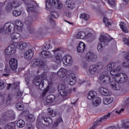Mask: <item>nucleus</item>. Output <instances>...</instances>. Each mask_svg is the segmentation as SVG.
I'll return each mask as SVG.
<instances>
[{"label": "nucleus", "instance_id": "obj_9", "mask_svg": "<svg viewBox=\"0 0 129 129\" xmlns=\"http://www.w3.org/2000/svg\"><path fill=\"white\" fill-rule=\"evenodd\" d=\"M110 116V113H108L107 115L98 119L93 124V127L95 128L97 126H99V125L101 124L102 122L105 121L108 117Z\"/></svg>", "mask_w": 129, "mask_h": 129}, {"label": "nucleus", "instance_id": "obj_30", "mask_svg": "<svg viewBox=\"0 0 129 129\" xmlns=\"http://www.w3.org/2000/svg\"><path fill=\"white\" fill-rule=\"evenodd\" d=\"M56 99V97L54 96L53 95H48L46 99V102L47 103H52V102H53Z\"/></svg>", "mask_w": 129, "mask_h": 129}, {"label": "nucleus", "instance_id": "obj_26", "mask_svg": "<svg viewBox=\"0 0 129 129\" xmlns=\"http://www.w3.org/2000/svg\"><path fill=\"white\" fill-rule=\"evenodd\" d=\"M34 20H35V17L28 16L25 18V22L27 26H30L33 24Z\"/></svg>", "mask_w": 129, "mask_h": 129}, {"label": "nucleus", "instance_id": "obj_23", "mask_svg": "<svg viewBox=\"0 0 129 129\" xmlns=\"http://www.w3.org/2000/svg\"><path fill=\"white\" fill-rule=\"evenodd\" d=\"M99 91L101 93V94H102L105 96H108L109 95H110V93H109V91L103 87H100L99 88Z\"/></svg>", "mask_w": 129, "mask_h": 129}, {"label": "nucleus", "instance_id": "obj_50", "mask_svg": "<svg viewBox=\"0 0 129 129\" xmlns=\"http://www.w3.org/2000/svg\"><path fill=\"white\" fill-rule=\"evenodd\" d=\"M123 106L125 107V108H127L129 106V97L127 98L123 103Z\"/></svg>", "mask_w": 129, "mask_h": 129}, {"label": "nucleus", "instance_id": "obj_44", "mask_svg": "<svg viewBox=\"0 0 129 129\" xmlns=\"http://www.w3.org/2000/svg\"><path fill=\"white\" fill-rule=\"evenodd\" d=\"M16 107L18 110H23L24 105L22 103H18L16 104Z\"/></svg>", "mask_w": 129, "mask_h": 129}, {"label": "nucleus", "instance_id": "obj_16", "mask_svg": "<svg viewBox=\"0 0 129 129\" xmlns=\"http://www.w3.org/2000/svg\"><path fill=\"white\" fill-rule=\"evenodd\" d=\"M39 56L42 58H51L52 57V54L51 52L49 51L43 50L39 53Z\"/></svg>", "mask_w": 129, "mask_h": 129}, {"label": "nucleus", "instance_id": "obj_40", "mask_svg": "<svg viewBox=\"0 0 129 129\" xmlns=\"http://www.w3.org/2000/svg\"><path fill=\"white\" fill-rule=\"evenodd\" d=\"M120 28L124 33H128V29H127V27L124 24V23H122L121 24H120Z\"/></svg>", "mask_w": 129, "mask_h": 129}, {"label": "nucleus", "instance_id": "obj_22", "mask_svg": "<svg viewBox=\"0 0 129 129\" xmlns=\"http://www.w3.org/2000/svg\"><path fill=\"white\" fill-rule=\"evenodd\" d=\"M85 47L86 45L84 43L81 42L79 43V46L77 47V50L79 53H82V52H84V50H85Z\"/></svg>", "mask_w": 129, "mask_h": 129}, {"label": "nucleus", "instance_id": "obj_55", "mask_svg": "<svg viewBox=\"0 0 129 129\" xmlns=\"http://www.w3.org/2000/svg\"><path fill=\"white\" fill-rule=\"evenodd\" d=\"M49 89H50V87H49V86H48L43 92L42 96H45V95H46V93H47L48 91H49Z\"/></svg>", "mask_w": 129, "mask_h": 129}, {"label": "nucleus", "instance_id": "obj_36", "mask_svg": "<svg viewBox=\"0 0 129 129\" xmlns=\"http://www.w3.org/2000/svg\"><path fill=\"white\" fill-rule=\"evenodd\" d=\"M14 52V48L11 46L8 47L5 50V53L7 55H12Z\"/></svg>", "mask_w": 129, "mask_h": 129}, {"label": "nucleus", "instance_id": "obj_10", "mask_svg": "<svg viewBox=\"0 0 129 129\" xmlns=\"http://www.w3.org/2000/svg\"><path fill=\"white\" fill-rule=\"evenodd\" d=\"M86 60L88 62L94 61L97 59V55L92 51H89L86 54Z\"/></svg>", "mask_w": 129, "mask_h": 129}, {"label": "nucleus", "instance_id": "obj_29", "mask_svg": "<svg viewBox=\"0 0 129 129\" xmlns=\"http://www.w3.org/2000/svg\"><path fill=\"white\" fill-rule=\"evenodd\" d=\"M15 28L18 31H22L23 30V23L20 20H17L15 22Z\"/></svg>", "mask_w": 129, "mask_h": 129}, {"label": "nucleus", "instance_id": "obj_25", "mask_svg": "<svg viewBox=\"0 0 129 129\" xmlns=\"http://www.w3.org/2000/svg\"><path fill=\"white\" fill-rule=\"evenodd\" d=\"M66 4L68 6L69 9L73 10L75 8V2L73 0H67L66 1Z\"/></svg>", "mask_w": 129, "mask_h": 129}, {"label": "nucleus", "instance_id": "obj_28", "mask_svg": "<svg viewBox=\"0 0 129 129\" xmlns=\"http://www.w3.org/2000/svg\"><path fill=\"white\" fill-rule=\"evenodd\" d=\"M12 70H13V69L10 67V65H7L5 67V72L6 74H3V76H5V77H9V74L11 73L12 72Z\"/></svg>", "mask_w": 129, "mask_h": 129}, {"label": "nucleus", "instance_id": "obj_21", "mask_svg": "<svg viewBox=\"0 0 129 129\" xmlns=\"http://www.w3.org/2000/svg\"><path fill=\"white\" fill-rule=\"evenodd\" d=\"M42 119L44 120V122H45V123H42V124L46 125V126L51 125V124L53 123V119L50 117H44Z\"/></svg>", "mask_w": 129, "mask_h": 129}, {"label": "nucleus", "instance_id": "obj_64", "mask_svg": "<svg viewBox=\"0 0 129 129\" xmlns=\"http://www.w3.org/2000/svg\"><path fill=\"white\" fill-rule=\"evenodd\" d=\"M13 100V96L11 94H9L7 98V101H12Z\"/></svg>", "mask_w": 129, "mask_h": 129}, {"label": "nucleus", "instance_id": "obj_18", "mask_svg": "<svg viewBox=\"0 0 129 129\" xmlns=\"http://www.w3.org/2000/svg\"><path fill=\"white\" fill-rule=\"evenodd\" d=\"M3 117H15V112L13 110H9L5 112L2 114Z\"/></svg>", "mask_w": 129, "mask_h": 129}, {"label": "nucleus", "instance_id": "obj_42", "mask_svg": "<svg viewBox=\"0 0 129 129\" xmlns=\"http://www.w3.org/2000/svg\"><path fill=\"white\" fill-rule=\"evenodd\" d=\"M36 119V118L33 114L28 115L27 116V120L29 122H33V121H35V120Z\"/></svg>", "mask_w": 129, "mask_h": 129}, {"label": "nucleus", "instance_id": "obj_54", "mask_svg": "<svg viewBox=\"0 0 129 129\" xmlns=\"http://www.w3.org/2000/svg\"><path fill=\"white\" fill-rule=\"evenodd\" d=\"M122 125L124 128H129V121L124 122Z\"/></svg>", "mask_w": 129, "mask_h": 129}, {"label": "nucleus", "instance_id": "obj_32", "mask_svg": "<svg viewBox=\"0 0 129 129\" xmlns=\"http://www.w3.org/2000/svg\"><path fill=\"white\" fill-rule=\"evenodd\" d=\"M69 81L70 85H74L75 82H76V77H75V75L73 74L69 78Z\"/></svg>", "mask_w": 129, "mask_h": 129}, {"label": "nucleus", "instance_id": "obj_27", "mask_svg": "<svg viewBox=\"0 0 129 129\" xmlns=\"http://www.w3.org/2000/svg\"><path fill=\"white\" fill-rule=\"evenodd\" d=\"M97 93L94 91H90L89 92L87 98L89 100H93L94 98L96 97Z\"/></svg>", "mask_w": 129, "mask_h": 129}, {"label": "nucleus", "instance_id": "obj_61", "mask_svg": "<svg viewBox=\"0 0 129 129\" xmlns=\"http://www.w3.org/2000/svg\"><path fill=\"white\" fill-rule=\"evenodd\" d=\"M22 95H23V93L21 91H19L17 93V99H20V98H21Z\"/></svg>", "mask_w": 129, "mask_h": 129}, {"label": "nucleus", "instance_id": "obj_3", "mask_svg": "<svg viewBox=\"0 0 129 129\" xmlns=\"http://www.w3.org/2000/svg\"><path fill=\"white\" fill-rule=\"evenodd\" d=\"M117 82H120L121 83H125L126 85L129 86V80L127 75L124 73H121L115 77Z\"/></svg>", "mask_w": 129, "mask_h": 129}, {"label": "nucleus", "instance_id": "obj_37", "mask_svg": "<svg viewBox=\"0 0 129 129\" xmlns=\"http://www.w3.org/2000/svg\"><path fill=\"white\" fill-rule=\"evenodd\" d=\"M25 123H26L24 120L20 119L17 121V125L18 127L22 128V127H24L25 126Z\"/></svg>", "mask_w": 129, "mask_h": 129}, {"label": "nucleus", "instance_id": "obj_35", "mask_svg": "<svg viewBox=\"0 0 129 129\" xmlns=\"http://www.w3.org/2000/svg\"><path fill=\"white\" fill-rule=\"evenodd\" d=\"M15 127L16 123L14 122H10L6 125L5 129H15Z\"/></svg>", "mask_w": 129, "mask_h": 129}, {"label": "nucleus", "instance_id": "obj_45", "mask_svg": "<svg viewBox=\"0 0 129 129\" xmlns=\"http://www.w3.org/2000/svg\"><path fill=\"white\" fill-rule=\"evenodd\" d=\"M50 14L51 17L54 19H57L59 17V14H58V13L56 11H51Z\"/></svg>", "mask_w": 129, "mask_h": 129}, {"label": "nucleus", "instance_id": "obj_13", "mask_svg": "<svg viewBox=\"0 0 129 129\" xmlns=\"http://www.w3.org/2000/svg\"><path fill=\"white\" fill-rule=\"evenodd\" d=\"M58 90L59 93H60V95H62V96H66L67 95V93H68V90H67V88L63 85H59L58 86Z\"/></svg>", "mask_w": 129, "mask_h": 129}, {"label": "nucleus", "instance_id": "obj_63", "mask_svg": "<svg viewBox=\"0 0 129 129\" xmlns=\"http://www.w3.org/2000/svg\"><path fill=\"white\" fill-rule=\"evenodd\" d=\"M26 127L27 129H33V125L31 123H28L27 124Z\"/></svg>", "mask_w": 129, "mask_h": 129}, {"label": "nucleus", "instance_id": "obj_1", "mask_svg": "<svg viewBox=\"0 0 129 129\" xmlns=\"http://www.w3.org/2000/svg\"><path fill=\"white\" fill-rule=\"evenodd\" d=\"M111 40H112L111 37H107L105 35H101L99 39L100 42L98 44L97 50L98 52H102L103 47L106 45H108Z\"/></svg>", "mask_w": 129, "mask_h": 129}, {"label": "nucleus", "instance_id": "obj_49", "mask_svg": "<svg viewBox=\"0 0 129 129\" xmlns=\"http://www.w3.org/2000/svg\"><path fill=\"white\" fill-rule=\"evenodd\" d=\"M72 13L71 12L66 10V12L64 13V16H66L67 18H71Z\"/></svg>", "mask_w": 129, "mask_h": 129}, {"label": "nucleus", "instance_id": "obj_12", "mask_svg": "<svg viewBox=\"0 0 129 129\" xmlns=\"http://www.w3.org/2000/svg\"><path fill=\"white\" fill-rule=\"evenodd\" d=\"M20 6L19 2L18 1H14L12 3H9L7 4V6L6 7V11L8 12H11L13 10V9H16V8H18Z\"/></svg>", "mask_w": 129, "mask_h": 129}, {"label": "nucleus", "instance_id": "obj_20", "mask_svg": "<svg viewBox=\"0 0 129 129\" xmlns=\"http://www.w3.org/2000/svg\"><path fill=\"white\" fill-rule=\"evenodd\" d=\"M121 70V66H118L116 69L111 70L110 71V74L111 75H113V76H117V75H119L120 74H117Z\"/></svg>", "mask_w": 129, "mask_h": 129}, {"label": "nucleus", "instance_id": "obj_53", "mask_svg": "<svg viewBox=\"0 0 129 129\" xmlns=\"http://www.w3.org/2000/svg\"><path fill=\"white\" fill-rule=\"evenodd\" d=\"M44 81L41 82V83L38 84V86H39V88L40 90H44L45 89V88L44 87Z\"/></svg>", "mask_w": 129, "mask_h": 129}, {"label": "nucleus", "instance_id": "obj_41", "mask_svg": "<svg viewBox=\"0 0 129 129\" xmlns=\"http://www.w3.org/2000/svg\"><path fill=\"white\" fill-rule=\"evenodd\" d=\"M31 64L32 67H37V66H39V65H40V61H39L38 59L32 60Z\"/></svg>", "mask_w": 129, "mask_h": 129}, {"label": "nucleus", "instance_id": "obj_47", "mask_svg": "<svg viewBox=\"0 0 129 129\" xmlns=\"http://www.w3.org/2000/svg\"><path fill=\"white\" fill-rule=\"evenodd\" d=\"M27 30L30 34H34L35 33V29L30 25L27 26Z\"/></svg>", "mask_w": 129, "mask_h": 129}, {"label": "nucleus", "instance_id": "obj_58", "mask_svg": "<svg viewBox=\"0 0 129 129\" xmlns=\"http://www.w3.org/2000/svg\"><path fill=\"white\" fill-rule=\"evenodd\" d=\"M123 66L124 67H129V61L126 60L123 62Z\"/></svg>", "mask_w": 129, "mask_h": 129}, {"label": "nucleus", "instance_id": "obj_33", "mask_svg": "<svg viewBox=\"0 0 129 129\" xmlns=\"http://www.w3.org/2000/svg\"><path fill=\"white\" fill-rule=\"evenodd\" d=\"M16 47L18 49H20V50H22V49H25L27 47V42H21L16 45Z\"/></svg>", "mask_w": 129, "mask_h": 129}, {"label": "nucleus", "instance_id": "obj_4", "mask_svg": "<svg viewBox=\"0 0 129 129\" xmlns=\"http://www.w3.org/2000/svg\"><path fill=\"white\" fill-rule=\"evenodd\" d=\"M103 68V63L102 62H98L96 65H92L90 67L89 72L91 75H95L97 72V70H101Z\"/></svg>", "mask_w": 129, "mask_h": 129}, {"label": "nucleus", "instance_id": "obj_17", "mask_svg": "<svg viewBox=\"0 0 129 129\" xmlns=\"http://www.w3.org/2000/svg\"><path fill=\"white\" fill-rule=\"evenodd\" d=\"M67 70L64 68L60 69L57 72V75L60 78H64L67 75Z\"/></svg>", "mask_w": 129, "mask_h": 129}, {"label": "nucleus", "instance_id": "obj_24", "mask_svg": "<svg viewBox=\"0 0 129 129\" xmlns=\"http://www.w3.org/2000/svg\"><path fill=\"white\" fill-rule=\"evenodd\" d=\"M119 82H117L115 83L114 82H111V87H112V89L114 90H119L120 89V85L119 83Z\"/></svg>", "mask_w": 129, "mask_h": 129}, {"label": "nucleus", "instance_id": "obj_56", "mask_svg": "<svg viewBox=\"0 0 129 129\" xmlns=\"http://www.w3.org/2000/svg\"><path fill=\"white\" fill-rule=\"evenodd\" d=\"M107 2L109 5H111V6H114V5H115L114 0H107Z\"/></svg>", "mask_w": 129, "mask_h": 129}, {"label": "nucleus", "instance_id": "obj_8", "mask_svg": "<svg viewBox=\"0 0 129 129\" xmlns=\"http://www.w3.org/2000/svg\"><path fill=\"white\" fill-rule=\"evenodd\" d=\"M52 51H53L55 57V63H57V64H61V62H62V57H61V48H55Z\"/></svg>", "mask_w": 129, "mask_h": 129}, {"label": "nucleus", "instance_id": "obj_52", "mask_svg": "<svg viewBox=\"0 0 129 129\" xmlns=\"http://www.w3.org/2000/svg\"><path fill=\"white\" fill-rule=\"evenodd\" d=\"M6 87V83L3 81H0V90Z\"/></svg>", "mask_w": 129, "mask_h": 129}, {"label": "nucleus", "instance_id": "obj_34", "mask_svg": "<svg viewBox=\"0 0 129 129\" xmlns=\"http://www.w3.org/2000/svg\"><path fill=\"white\" fill-rule=\"evenodd\" d=\"M56 113L53 109L51 108H48L47 109V115L49 116H51V117H54V116H56Z\"/></svg>", "mask_w": 129, "mask_h": 129}, {"label": "nucleus", "instance_id": "obj_60", "mask_svg": "<svg viewBox=\"0 0 129 129\" xmlns=\"http://www.w3.org/2000/svg\"><path fill=\"white\" fill-rule=\"evenodd\" d=\"M107 99L110 104L112 103V101H113V97H107Z\"/></svg>", "mask_w": 129, "mask_h": 129}, {"label": "nucleus", "instance_id": "obj_48", "mask_svg": "<svg viewBox=\"0 0 129 129\" xmlns=\"http://www.w3.org/2000/svg\"><path fill=\"white\" fill-rule=\"evenodd\" d=\"M21 14H22V11L14 10L13 11V15L14 17H19V16H21Z\"/></svg>", "mask_w": 129, "mask_h": 129}, {"label": "nucleus", "instance_id": "obj_7", "mask_svg": "<svg viewBox=\"0 0 129 129\" xmlns=\"http://www.w3.org/2000/svg\"><path fill=\"white\" fill-rule=\"evenodd\" d=\"M99 81L102 84H107L110 82V78L106 72H103L100 75Z\"/></svg>", "mask_w": 129, "mask_h": 129}, {"label": "nucleus", "instance_id": "obj_14", "mask_svg": "<svg viewBox=\"0 0 129 129\" xmlns=\"http://www.w3.org/2000/svg\"><path fill=\"white\" fill-rule=\"evenodd\" d=\"M73 62L72 57L69 54H67L62 58V62L64 65H68V64L71 65Z\"/></svg>", "mask_w": 129, "mask_h": 129}, {"label": "nucleus", "instance_id": "obj_38", "mask_svg": "<svg viewBox=\"0 0 129 129\" xmlns=\"http://www.w3.org/2000/svg\"><path fill=\"white\" fill-rule=\"evenodd\" d=\"M86 36V33L84 32H79L77 34V39H84L85 36Z\"/></svg>", "mask_w": 129, "mask_h": 129}, {"label": "nucleus", "instance_id": "obj_19", "mask_svg": "<svg viewBox=\"0 0 129 129\" xmlns=\"http://www.w3.org/2000/svg\"><path fill=\"white\" fill-rule=\"evenodd\" d=\"M34 55V50L32 49H29L24 53V58L26 59H32Z\"/></svg>", "mask_w": 129, "mask_h": 129}, {"label": "nucleus", "instance_id": "obj_46", "mask_svg": "<svg viewBox=\"0 0 129 129\" xmlns=\"http://www.w3.org/2000/svg\"><path fill=\"white\" fill-rule=\"evenodd\" d=\"M80 17L82 19H84V20H85V21H88V20H89V15L87 14H82L81 15Z\"/></svg>", "mask_w": 129, "mask_h": 129}, {"label": "nucleus", "instance_id": "obj_51", "mask_svg": "<svg viewBox=\"0 0 129 129\" xmlns=\"http://www.w3.org/2000/svg\"><path fill=\"white\" fill-rule=\"evenodd\" d=\"M103 22L105 24L106 27H107V26H111V23L108 22V20L106 18H103Z\"/></svg>", "mask_w": 129, "mask_h": 129}, {"label": "nucleus", "instance_id": "obj_5", "mask_svg": "<svg viewBox=\"0 0 129 129\" xmlns=\"http://www.w3.org/2000/svg\"><path fill=\"white\" fill-rule=\"evenodd\" d=\"M15 25L13 23H6L4 26V32L6 34L12 35L15 33Z\"/></svg>", "mask_w": 129, "mask_h": 129}, {"label": "nucleus", "instance_id": "obj_11", "mask_svg": "<svg viewBox=\"0 0 129 129\" xmlns=\"http://www.w3.org/2000/svg\"><path fill=\"white\" fill-rule=\"evenodd\" d=\"M27 11L28 12H35V9L38 7L37 2L34 1H31L30 3L26 4Z\"/></svg>", "mask_w": 129, "mask_h": 129}, {"label": "nucleus", "instance_id": "obj_31", "mask_svg": "<svg viewBox=\"0 0 129 129\" xmlns=\"http://www.w3.org/2000/svg\"><path fill=\"white\" fill-rule=\"evenodd\" d=\"M93 101V104L94 106H98L101 103V98L100 97H96Z\"/></svg>", "mask_w": 129, "mask_h": 129}, {"label": "nucleus", "instance_id": "obj_2", "mask_svg": "<svg viewBox=\"0 0 129 129\" xmlns=\"http://www.w3.org/2000/svg\"><path fill=\"white\" fill-rule=\"evenodd\" d=\"M46 7L47 9H51L52 7H54L55 9L60 10L63 7V4L59 0H47L45 2Z\"/></svg>", "mask_w": 129, "mask_h": 129}, {"label": "nucleus", "instance_id": "obj_57", "mask_svg": "<svg viewBox=\"0 0 129 129\" xmlns=\"http://www.w3.org/2000/svg\"><path fill=\"white\" fill-rule=\"evenodd\" d=\"M13 87L16 89V88H19L20 87V86L19 85V83H13L12 84Z\"/></svg>", "mask_w": 129, "mask_h": 129}, {"label": "nucleus", "instance_id": "obj_6", "mask_svg": "<svg viewBox=\"0 0 129 129\" xmlns=\"http://www.w3.org/2000/svg\"><path fill=\"white\" fill-rule=\"evenodd\" d=\"M46 78H47V74L46 73H43L41 76H37L33 80V83L36 86H38L40 83L43 82V81H46Z\"/></svg>", "mask_w": 129, "mask_h": 129}, {"label": "nucleus", "instance_id": "obj_39", "mask_svg": "<svg viewBox=\"0 0 129 129\" xmlns=\"http://www.w3.org/2000/svg\"><path fill=\"white\" fill-rule=\"evenodd\" d=\"M115 66H116L115 62H111L107 65V69L108 71H111L112 69H113Z\"/></svg>", "mask_w": 129, "mask_h": 129}, {"label": "nucleus", "instance_id": "obj_62", "mask_svg": "<svg viewBox=\"0 0 129 129\" xmlns=\"http://www.w3.org/2000/svg\"><path fill=\"white\" fill-rule=\"evenodd\" d=\"M13 39H16L17 40V39H18V38L20 37V34L19 33L14 34V35H13Z\"/></svg>", "mask_w": 129, "mask_h": 129}, {"label": "nucleus", "instance_id": "obj_15", "mask_svg": "<svg viewBox=\"0 0 129 129\" xmlns=\"http://www.w3.org/2000/svg\"><path fill=\"white\" fill-rule=\"evenodd\" d=\"M9 64L13 71H15L18 68V60L15 58L11 59Z\"/></svg>", "mask_w": 129, "mask_h": 129}, {"label": "nucleus", "instance_id": "obj_59", "mask_svg": "<svg viewBox=\"0 0 129 129\" xmlns=\"http://www.w3.org/2000/svg\"><path fill=\"white\" fill-rule=\"evenodd\" d=\"M103 103L105 105L110 104L108 101V100L107 99V98H105L103 99Z\"/></svg>", "mask_w": 129, "mask_h": 129}, {"label": "nucleus", "instance_id": "obj_43", "mask_svg": "<svg viewBox=\"0 0 129 129\" xmlns=\"http://www.w3.org/2000/svg\"><path fill=\"white\" fill-rule=\"evenodd\" d=\"M50 48H52V46H51V44L49 42H45V44L42 46L43 50H48Z\"/></svg>", "mask_w": 129, "mask_h": 129}]
</instances>
